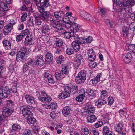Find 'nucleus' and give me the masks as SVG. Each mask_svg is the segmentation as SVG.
Masks as SVG:
<instances>
[{
    "mask_svg": "<svg viewBox=\"0 0 135 135\" xmlns=\"http://www.w3.org/2000/svg\"><path fill=\"white\" fill-rule=\"evenodd\" d=\"M12 129L10 130V133L12 134H14L16 132L20 130L21 128V126L18 123H14L12 126Z\"/></svg>",
    "mask_w": 135,
    "mask_h": 135,
    "instance_id": "obj_15",
    "label": "nucleus"
},
{
    "mask_svg": "<svg viewBox=\"0 0 135 135\" xmlns=\"http://www.w3.org/2000/svg\"><path fill=\"white\" fill-rule=\"evenodd\" d=\"M37 95L39 96L38 98L40 101L43 102H49L51 100V97H49L44 91H39L37 92Z\"/></svg>",
    "mask_w": 135,
    "mask_h": 135,
    "instance_id": "obj_3",
    "label": "nucleus"
},
{
    "mask_svg": "<svg viewBox=\"0 0 135 135\" xmlns=\"http://www.w3.org/2000/svg\"><path fill=\"white\" fill-rule=\"evenodd\" d=\"M74 42L78 44H85L84 38L83 37H79L78 35L75 34L74 36Z\"/></svg>",
    "mask_w": 135,
    "mask_h": 135,
    "instance_id": "obj_16",
    "label": "nucleus"
},
{
    "mask_svg": "<svg viewBox=\"0 0 135 135\" xmlns=\"http://www.w3.org/2000/svg\"><path fill=\"white\" fill-rule=\"evenodd\" d=\"M129 27H127L124 26L122 28V32L123 35L124 36L127 37L128 36L129 33Z\"/></svg>",
    "mask_w": 135,
    "mask_h": 135,
    "instance_id": "obj_30",
    "label": "nucleus"
},
{
    "mask_svg": "<svg viewBox=\"0 0 135 135\" xmlns=\"http://www.w3.org/2000/svg\"><path fill=\"white\" fill-rule=\"evenodd\" d=\"M87 118V122L93 123L96 120L97 117L95 115H93L88 117Z\"/></svg>",
    "mask_w": 135,
    "mask_h": 135,
    "instance_id": "obj_36",
    "label": "nucleus"
},
{
    "mask_svg": "<svg viewBox=\"0 0 135 135\" xmlns=\"http://www.w3.org/2000/svg\"><path fill=\"white\" fill-rule=\"evenodd\" d=\"M65 86L66 88V90H68L70 94L71 93L73 94H76L75 92V90L74 88L71 85L70 86H69H69Z\"/></svg>",
    "mask_w": 135,
    "mask_h": 135,
    "instance_id": "obj_40",
    "label": "nucleus"
},
{
    "mask_svg": "<svg viewBox=\"0 0 135 135\" xmlns=\"http://www.w3.org/2000/svg\"><path fill=\"white\" fill-rule=\"evenodd\" d=\"M35 107L30 105L22 106L20 107V109L22 111L23 116L26 118L32 115L31 111L35 109Z\"/></svg>",
    "mask_w": 135,
    "mask_h": 135,
    "instance_id": "obj_4",
    "label": "nucleus"
},
{
    "mask_svg": "<svg viewBox=\"0 0 135 135\" xmlns=\"http://www.w3.org/2000/svg\"><path fill=\"white\" fill-rule=\"evenodd\" d=\"M64 57L62 55L59 56L56 60V62L58 64H61L64 61Z\"/></svg>",
    "mask_w": 135,
    "mask_h": 135,
    "instance_id": "obj_56",
    "label": "nucleus"
},
{
    "mask_svg": "<svg viewBox=\"0 0 135 135\" xmlns=\"http://www.w3.org/2000/svg\"><path fill=\"white\" fill-rule=\"evenodd\" d=\"M27 119L28 123L30 125L34 124L36 121L35 119L33 117L32 115L27 117Z\"/></svg>",
    "mask_w": 135,
    "mask_h": 135,
    "instance_id": "obj_38",
    "label": "nucleus"
},
{
    "mask_svg": "<svg viewBox=\"0 0 135 135\" xmlns=\"http://www.w3.org/2000/svg\"><path fill=\"white\" fill-rule=\"evenodd\" d=\"M129 51H135V44L129 45L128 47Z\"/></svg>",
    "mask_w": 135,
    "mask_h": 135,
    "instance_id": "obj_64",
    "label": "nucleus"
},
{
    "mask_svg": "<svg viewBox=\"0 0 135 135\" xmlns=\"http://www.w3.org/2000/svg\"><path fill=\"white\" fill-rule=\"evenodd\" d=\"M129 12L128 14V15L129 17V18H130L133 21H135V13L134 12L131 13L130 12V9L128 8Z\"/></svg>",
    "mask_w": 135,
    "mask_h": 135,
    "instance_id": "obj_47",
    "label": "nucleus"
},
{
    "mask_svg": "<svg viewBox=\"0 0 135 135\" xmlns=\"http://www.w3.org/2000/svg\"><path fill=\"white\" fill-rule=\"evenodd\" d=\"M22 14L21 18V21L23 22L26 21L27 19V14L26 12H23L22 13Z\"/></svg>",
    "mask_w": 135,
    "mask_h": 135,
    "instance_id": "obj_50",
    "label": "nucleus"
},
{
    "mask_svg": "<svg viewBox=\"0 0 135 135\" xmlns=\"http://www.w3.org/2000/svg\"><path fill=\"white\" fill-rule=\"evenodd\" d=\"M128 9H127L125 8L124 9H122L121 11L120 14L119 15L120 17L124 19H126L129 18L128 15Z\"/></svg>",
    "mask_w": 135,
    "mask_h": 135,
    "instance_id": "obj_20",
    "label": "nucleus"
},
{
    "mask_svg": "<svg viewBox=\"0 0 135 135\" xmlns=\"http://www.w3.org/2000/svg\"><path fill=\"white\" fill-rule=\"evenodd\" d=\"M55 41V44L57 46L62 47L63 44V41L62 39L59 38H56Z\"/></svg>",
    "mask_w": 135,
    "mask_h": 135,
    "instance_id": "obj_39",
    "label": "nucleus"
},
{
    "mask_svg": "<svg viewBox=\"0 0 135 135\" xmlns=\"http://www.w3.org/2000/svg\"><path fill=\"white\" fill-rule=\"evenodd\" d=\"M83 58V56L81 54L77 55L74 60L75 65L76 67H79L81 64V60Z\"/></svg>",
    "mask_w": 135,
    "mask_h": 135,
    "instance_id": "obj_18",
    "label": "nucleus"
},
{
    "mask_svg": "<svg viewBox=\"0 0 135 135\" xmlns=\"http://www.w3.org/2000/svg\"><path fill=\"white\" fill-rule=\"evenodd\" d=\"M34 73V70L32 69L31 68H30L26 72H25V73H23V74L24 76L27 77L28 76V75Z\"/></svg>",
    "mask_w": 135,
    "mask_h": 135,
    "instance_id": "obj_48",
    "label": "nucleus"
},
{
    "mask_svg": "<svg viewBox=\"0 0 135 135\" xmlns=\"http://www.w3.org/2000/svg\"><path fill=\"white\" fill-rule=\"evenodd\" d=\"M50 0H44L43 2H41L40 6H37L38 10L41 11L45 10V8H47L50 5Z\"/></svg>",
    "mask_w": 135,
    "mask_h": 135,
    "instance_id": "obj_7",
    "label": "nucleus"
},
{
    "mask_svg": "<svg viewBox=\"0 0 135 135\" xmlns=\"http://www.w3.org/2000/svg\"><path fill=\"white\" fill-rule=\"evenodd\" d=\"M102 75V73H99L95 77L91 79V80L92 81V83L93 84H96L99 81L100 78Z\"/></svg>",
    "mask_w": 135,
    "mask_h": 135,
    "instance_id": "obj_27",
    "label": "nucleus"
},
{
    "mask_svg": "<svg viewBox=\"0 0 135 135\" xmlns=\"http://www.w3.org/2000/svg\"><path fill=\"white\" fill-rule=\"evenodd\" d=\"M41 29L42 33L47 34L50 30V26H49L47 24H45L42 25Z\"/></svg>",
    "mask_w": 135,
    "mask_h": 135,
    "instance_id": "obj_21",
    "label": "nucleus"
},
{
    "mask_svg": "<svg viewBox=\"0 0 135 135\" xmlns=\"http://www.w3.org/2000/svg\"><path fill=\"white\" fill-rule=\"evenodd\" d=\"M66 86H64V91L60 93L58 95V98L60 99H64L70 96V94L68 90H66Z\"/></svg>",
    "mask_w": 135,
    "mask_h": 135,
    "instance_id": "obj_11",
    "label": "nucleus"
},
{
    "mask_svg": "<svg viewBox=\"0 0 135 135\" xmlns=\"http://www.w3.org/2000/svg\"><path fill=\"white\" fill-rule=\"evenodd\" d=\"M88 59L89 61H94L95 60L96 55L95 52L92 51L91 53L89 52H88Z\"/></svg>",
    "mask_w": 135,
    "mask_h": 135,
    "instance_id": "obj_28",
    "label": "nucleus"
},
{
    "mask_svg": "<svg viewBox=\"0 0 135 135\" xmlns=\"http://www.w3.org/2000/svg\"><path fill=\"white\" fill-rule=\"evenodd\" d=\"M39 11L41 13L39 15V18L44 21H47L48 20L49 14L47 11Z\"/></svg>",
    "mask_w": 135,
    "mask_h": 135,
    "instance_id": "obj_12",
    "label": "nucleus"
},
{
    "mask_svg": "<svg viewBox=\"0 0 135 135\" xmlns=\"http://www.w3.org/2000/svg\"><path fill=\"white\" fill-rule=\"evenodd\" d=\"M54 15L56 20L63 21L64 20L65 14L62 11H60L54 12Z\"/></svg>",
    "mask_w": 135,
    "mask_h": 135,
    "instance_id": "obj_9",
    "label": "nucleus"
},
{
    "mask_svg": "<svg viewBox=\"0 0 135 135\" xmlns=\"http://www.w3.org/2000/svg\"><path fill=\"white\" fill-rule=\"evenodd\" d=\"M72 45L73 49L75 50L79 51L80 49V46L78 44L73 41L72 43Z\"/></svg>",
    "mask_w": 135,
    "mask_h": 135,
    "instance_id": "obj_45",
    "label": "nucleus"
},
{
    "mask_svg": "<svg viewBox=\"0 0 135 135\" xmlns=\"http://www.w3.org/2000/svg\"><path fill=\"white\" fill-rule=\"evenodd\" d=\"M84 109L87 110L85 112V114H92L94 113L95 111V109L93 103L89 102L85 104Z\"/></svg>",
    "mask_w": 135,
    "mask_h": 135,
    "instance_id": "obj_6",
    "label": "nucleus"
},
{
    "mask_svg": "<svg viewBox=\"0 0 135 135\" xmlns=\"http://www.w3.org/2000/svg\"><path fill=\"white\" fill-rule=\"evenodd\" d=\"M82 131L83 132L84 134L87 135L89 133L88 129L85 126H82L81 128Z\"/></svg>",
    "mask_w": 135,
    "mask_h": 135,
    "instance_id": "obj_49",
    "label": "nucleus"
},
{
    "mask_svg": "<svg viewBox=\"0 0 135 135\" xmlns=\"http://www.w3.org/2000/svg\"><path fill=\"white\" fill-rule=\"evenodd\" d=\"M26 51H25V52L22 51H18L17 54V57L23 60H24V57L25 55V53Z\"/></svg>",
    "mask_w": 135,
    "mask_h": 135,
    "instance_id": "obj_44",
    "label": "nucleus"
},
{
    "mask_svg": "<svg viewBox=\"0 0 135 135\" xmlns=\"http://www.w3.org/2000/svg\"><path fill=\"white\" fill-rule=\"evenodd\" d=\"M124 3L126 7H132L135 4V0H124Z\"/></svg>",
    "mask_w": 135,
    "mask_h": 135,
    "instance_id": "obj_32",
    "label": "nucleus"
},
{
    "mask_svg": "<svg viewBox=\"0 0 135 135\" xmlns=\"http://www.w3.org/2000/svg\"><path fill=\"white\" fill-rule=\"evenodd\" d=\"M23 3L24 4L20 8L21 10L26 11L29 13L34 12L33 9L32 8V4L30 2V0H24Z\"/></svg>",
    "mask_w": 135,
    "mask_h": 135,
    "instance_id": "obj_5",
    "label": "nucleus"
},
{
    "mask_svg": "<svg viewBox=\"0 0 135 135\" xmlns=\"http://www.w3.org/2000/svg\"><path fill=\"white\" fill-rule=\"evenodd\" d=\"M64 32L61 33L64 37L65 38L68 39H71V37L75 36L74 33L72 30L69 31H64Z\"/></svg>",
    "mask_w": 135,
    "mask_h": 135,
    "instance_id": "obj_10",
    "label": "nucleus"
},
{
    "mask_svg": "<svg viewBox=\"0 0 135 135\" xmlns=\"http://www.w3.org/2000/svg\"><path fill=\"white\" fill-rule=\"evenodd\" d=\"M6 105L8 108L10 109H13L15 106L14 102L11 100H8L6 101Z\"/></svg>",
    "mask_w": 135,
    "mask_h": 135,
    "instance_id": "obj_33",
    "label": "nucleus"
},
{
    "mask_svg": "<svg viewBox=\"0 0 135 135\" xmlns=\"http://www.w3.org/2000/svg\"><path fill=\"white\" fill-rule=\"evenodd\" d=\"M64 23H62V25L66 28H69L72 27L73 22L72 21H66L64 19L63 21Z\"/></svg>",
    "mask_w": 135,
    "mask_h": 135,
    "instance_id": "obj_31",
    "label": "nucleus"
},
{
    "mask_svg": "<svg viewBox=\"0 0 135 135\" xmlns=\"http://www.w3.org/2000/svg\"><path fill=\"white\" fill-rule=\"evenodd\" d=\"M31 67L29 66L28 65L25 63L23 67V73H25V72H26Z\"/></svg>",
    "mask_w": 135,
    "mask_h": 135,
    "instance_id": "obj_57",
    "label": "nucleus"
},
{
    "mask_svg": "<svg viewBox=\"0 0 135 135\" xmlns=\"http://www.w3.org/2000/svg\"><path fill=\"white\" fill-rule=\"evenodd\" d=\"M89 74L86 76L87 74V71L85 70H81L76 77L75 80L76 83L78 84L83 83L86 80V77L89 79L93 72L91 70H89Z\"/></svg>",
    "mask_w": 135,
    "mask_h": 135,
    "instance_id": "obj_1",
    "label": "nucleus"
},
{
    "mask_svg": "<svg viewBox=\"0 0 135 135\" xmlns=\"http://www.w3.org/2000/svg\"><path fill=\"white\" fill-rule=\"evenodd\" d=\"M29 32V31L28 29H26L25 30L23 31H22L21 32V34L24 37L25 35H28V33Z\"/></svg>",
    "mask_w": 135,
    "mask_h": 135,
    "instance_id": "obj_60",
    "label": "nucleus"
},
{
    "mask_svg": "<svg viewBox=\"0 0 135 135\" xmlns=\"http://www.w3.org/2000/svg\"><path fill=\"white\" fill-rule=\"evenodd\" d=\"M1 6L2 8V11L3 10L6 11L8 9V4H5L4 2L1 5Z\"/></svg>",
    "mask_w": 135,
    "mask_h": 135,
    "instance_id": "obj_54",
    "label": "nucleus"
},
{
    "mask_svg": "<svg viewBox=\"0 0 135 135\" xmlns=\"http://www.w3.org/2000/svg\"><path fill=\"white\" fill-rule=\"evenodd\" d=\"M53 59V56L52 54L47 53L46 55L45 61L47 64H50Z\"/></svg>",
    "mask_w": 135,
    "mask_h": 135,
    "instance_id": "obj_26",
    "label": "nucleus"
},
{
    "mask_svg": "<svg viewBox=\"0 0 135 135\" xmlns=\"http://www.w3.org/2000/svg\"><path fill=\"white\" fill-rule=\"evenodd\" d=\"M2 43L6 50H9L11 48V43L10 41L6 39L3 40Z\"/></svg>",
    "mask_w": 135,
    "mask_h": 135,
    "instance_id": "obj_24",
    "label": "nucleus"
},
{
    "mask_svg": "<svg viewBox=\"0 0 135 135\" xmlns=\"http://www.w3.org/2000/svg\"><path fill=\"white\" fill-rule=\"evenodd\" d=\"M86 92L90 97L94 98L96 97L95 94L94 93V90L90 88L87 89L86 90Z\"/></svg>",
    "mask_w": 135,
    "mask_h": 135,
    "instance_id": "obj_34",
    "label": "nucleus"
},
{
    "mask_svg": "<svg viewBox=\"0 0 135 135\" xmlns=\"http://www.w3.org/2000/svg\"><path fill=\"white\" fill-rule=\"evenodd\" d=\"M93 40V37L91 36H89L86 38H84L85 44V43H91Z\"/></svg>",
    "mask_w": 135,
    "mask_h": 135,
    "instance_id": "obj_52",
    "label": "nucleus"
},
{
    "mask_svg": "<svg viewBox=\"0 0 135 135\" xmlns=\"http://www.w3.org/2000/svg\"><path fill=\"white\" fill-rule=\"evenodd\" d=\"M88 65L91 68H95L97 65V63L94 61H90L88 63Z\"/></svg>",
    "mask_w": 135,
    "mask_h": 135,
    "instance_id": "obj_51",
    "label": "nucleus"
},
{
    "mask_svg": "<svg viewBox=\"0 0 135 135\" xmlns=\"http://www.w3.org/2000/svg\"><path fill=\"white\" fill-rule=\"evenodd\" d=\"M32 38L33 37L32 35L29 34L27 35L24 41L25 45L26 46L28 44H32Z\"/></svg>",
    "mask_w": 135,
    "mask_h": 135,
    "instance_id": "obj_22",
    "label": "nucleus"
},
{
    "mask_svg": "<svg viewBox=\"0 0 135 135\" xmlns=\"http://www.w3.org/2000/svg\"><path fill=\"white\" fill-rule=\"evenodd\" d=\"M105 24L110 28H112L114 27L113 25L114 23V22L108 19H106L105 21Z\"/></svg>",
    "mask_w": 135,
    "mask_h": 135,
    "instance_id": "obj_42",
    "label": "nucleus"
},
{
    "mask_svg": "<svg viewBox=\"0 0 135 135\" xmlns=\"http://www.w3.org/2000/svg\"><path fill=\"white\" fill-rule=\"evenodd\" d=\"M25 98L27 103L30 105L33 104L37 102L34 97L30 95L26 94L25 96Z\"/></svg>",
    "mask_w": 135,
    "mask_h": 135,
    "instance_id": "obj_13",
    "label": "nucleus"
},
{
    "mask_svg": "<svg viewBox=\"0 0 135 135\" xmlns=\"http://www.w3.org/2000/svg\"><path fill=\"white\" fill-rule=\"evenodd\" d=\"M123 125L122 123H119L118 124L115 126V131L118 132L122 131L123 128Z\"/></svg>",
    "mask_w": 135,
    "mask_h": 135,
    "instance_id": "obj_35",
    "label": "nucleus"
},
{
    "mask_svg": "<svg viewBox=\"0 0 135 135\" xmlns=\"http://www.w3.org/2000/svg\"><path fill=\"white\" fill-rule=\"evenodd\" d=\"M103 116L104 120L105 123H109V116L107 114L103 115Z\"/></svg>",
    "mask_w": 135,
    "mask_h": 135,
    "instance_id": "obj_61",
    "label": "nucleus"
},
{
    "mask_svg": "<svg viewBox=\"0 0 135 135\" xmlns=\"http://www.w3.org/2000/svg\"><path fill=\"white\" fill-rule=\"evenodd\" d=\"M80 25L79 24H76L75 22H73L72 26V27L73 28V31L75 32H77L79 30V29L80 27Z\"/></svg>",
    "mask_w": 135,
    "mask_h": 135,
    "instance_id": "obj_37",
    "label": "nucleus"
},
{
    "mask_svg": "<svg viewBox=\"0 0 135 135\" xmlns=\"http://www.w3.org/2000/svg\"><path fill=\"white\" fill-rule=\"evenodd\" d=\"M11 92L13 93H17V85L15 84V85H13L11 89Z\"/></svg>",
    "mask_w": 135,
    "mask_h": 135,
    "instance_id": "obj_63",
    "label": "nucleus"
},
{
    "mask_svg": "<svg viewBox=\"0 0 135 135\" xmlns=\"http://www.w3.org/2000/svg\"><path fill=\"white\" fill-rule=\"evenodd\" d=\"M103 124V122L101 121H98L95 124V127L97 128L101 127Z\"/></svg>",
    "mask_w": 135,
    "mask_h": 135,
    "instance_id": "obj_62",
    "label": "nucleus"
},
{
    "mask_svg": "<svg viewBox=\"0 0 135 135\" xmlns=\"http://www.w3.org/2000/svg\"><path fill=\"white\" fill-rule=\"evenodd\" d=\"M107 103L105 100L102 98H98L95 102L96 105L98 108H100L102 107Z\"/></svg>",
    "mask_w": 135,
    "mask_h": 135,
    "instance_id": "obj_17",
    "label": "nucleus"
},
{
    "mask_svg": "<svg viewBox=\"0 0 135 135\" xmlns=\"http://www.w3.org/2000/svg\"><path fill=\"white\" fill-rule=\"evenodd\" d=\"M85 97L84 96H82L81 95L79 94L76 97V100L78 102H82Z\"/></svg>",
    "mask_w": 135,
    "mask_h": 135,
    "instance_id": "obj_55",
    "label": "nucleus"
},
{
    "mask_svg": "<svg viewBox=\"0 0 135 135\" xmlns=\"http://www.w3.org/2000/svg\"><path fill=\"white\" fill-rule=\"evenodd\" d=\"M109 125L105 126L103 128V135H106L108 134L110 131L109 128Z\"/></svg>",
    "mask_w": 135,
    "mask_h": 135,
    "instance_id": "obj_41",
    "label": "nucleus"
},
{
    "mask_svg": "<svg viewBox=\"0 0 135 135\" xmlns=\"http://www.w3.org/2000/svg\"><path fill=\"white\" fill-rule=\"evenodd\" d=\"M108 105H110L113 103L114 99L112 97H109L108 98Z\"/></svg>",
    "mask_w": 135,
    "mask_h": 135,
    "instance_id": "obj_59",
    "label": "nucleus"
},
{
    "mask_svg": "<svg viewBox=\"0 0 135 135\" xmlns=\"http://www.w3.org/2000/svg\"><path fill=\"white\" fill-rule=\"evenodd\" d=\"M132 57V55L130 53H127L125 57L124 58L123 61L124 62L127 64L128 63L130 62L131 60Z\"/></svg>",
    "mask_w": 135,
    "mask_h": 135,
    "instance_id": "obj_29",
    "label": "nucleus"
},
{
    "mask_svg": "<svg viewBox=\"0 0 135 135\" xmlns=\"http://www.w3.org/2000/svg\"><path fill=\"white\" fill-rule=\"evenodd\" d=\"M2 115L5 117L10 116L13 112L14 109H10L6 107H3L2 109Z\"/></svg>",
    "mask_w": 135,
    "mask_h": 135,
    "instance_id": "obj_8",
    "label": "nucleus"
},
{
    "mask_svg": "<svg viewBox=\"0 0 135 135\" xmlns=\"http://www.w3.org/2000/svg\"><path fill=\"white\" fill-rule=\"evenodd\" d=\"M3 98L8 97L10 95L11 89L8 87H5L3 88Z\"/></svg>",
    "mask_w": 135,
    "mask_h": 135,
    "instance_id": "obj_25",
    "label": "nucleus"
},
{
    "mask_svg": "<svg viewBox=\"0 0 135 135\" xmlns=\"http://www.w3.org/2000/svg\"><path fill=\"white\" fill-rule=\"evenodd\" d=\"M82 15V17L84 18V19L87 20L89 21H90L91 20V15L90 14L86 12H83Z\"/></svg>",
    "mask_w": 135,
    "mask_h": 135,
    "instance_id": "obj_46",
    "label": "nucleus"
},
{
    "mask_svg": "<svg viewBox=\"0 0 135 135\" xmlns=\"http://www.w3.org/2000/svg\"><path fill=\"white\" fill-rule=\"evenodd\" d=\"M13 28V27L12 24L7 23L3 28V32L5 35H7L11 32Z\"/></svg>",
    "mask_w": 135,
    "mask_h": 135,
    "instance_id": "obj_14",
    "label": "nucleus"
},
{
    "mask_svg": "<svg viewBox=\"0 0 135 135\" xmlns=\"http://www.w3.org/2000/svg\"><path fill=\"white\" fill-rule=\"evenodd\" d=\"M71 108L69 106H66L64 107L62 110V113L65 117H66L70 113Z\"/></svg>",
    "mask_w": 135,
    "mask_h": 135,
    "instance_id": "obj_23",
    "label": "nucleus"
},
{
    "mask_svg": "<svg viewBox=\"0 0 135 135\" xmlns=\"http://www.w3.org/2000/svg\"><path fill=\"white\" fill-rule=\"evenodd\" d=\"M70 63H68L67 65H64L62 67L61 71H57L55 73V75L56 79L57 80H60L64 78L63 75H68L69 73L68 70L69 68L68 64L69 65Z\"/></svg>",
    "mask_w": 135,
    "mask_h": 135,
    "instance_id": "obj_2",
    "label": "nucleus"
},
{
    "mask_svg": "<svg viewBox=\"0 0 135 135\" xmlns=\"http://www.w3.org/2000/svg\"><path fill=\"white\" fill-rule=\"evenodd\" d=\"M16 41L17 42L21 41L24 37L21 33L16 35Z\"/></svg>",
    "mask_w": 135,
    "mask_h": 135,
    "instance_id": "obj_53",
    "label": "nucleus"
},
{
    "mask_svg": "<svg viewBox=\"0 0 135 135\" xmlns=\"http://www.w3.org/2000/svg\"><path fill=\"white\" fill-rule=\"evenodd\" d=\"M36 63L40 66H42L44 65L45 63L42 55H39L37 56Z\"/></svg>",
    "mask_w": 135,
    "mask_h": 135,
    "instance_id": "obj_19",
    "label": "nucleus"
},
{
    "mask_svg": "<svg viewBox=\"0 0 135 135\" xmlns=\"http://www.w3.org/2000/svg\"><path fill=\"white\" fill-rule=\"evenodd\" d=\"M57 104L56 103L53 102L50 105L48 104L46 108L48 109H53L57 108Z\"/></svg>",
    "mask_w": 135,
    "mask_h": 135,
    "instance_id": "obj_43",
    "label": "nucleus"
},
{
    "mask_svg": "<svg viewBox=\"0 0 135 135\" xmlns=\"http://www.w3.org/2000/svg\"><path fill=\"white\" fill-rule=\"evenodd\" d=\"M23 134V135H32L31 131L28 129H25Z\"/></svg>",
    "mask_w": 135,
    "mask_h": 135,
    "instance_id": "obj_58",
    "label": "nucleus"
}]
</instances>
